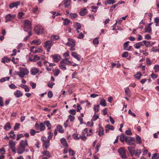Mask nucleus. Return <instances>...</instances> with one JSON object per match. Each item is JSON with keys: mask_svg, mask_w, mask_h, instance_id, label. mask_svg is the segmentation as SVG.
Instances as JSON below:
<instances>
[{"mask_svg": "<svg viewBox=\"0 0 159 159\" xmlns=\"http://www.w3.org/2000/svg\"><path fill=\"white\" fill-rule=\"evenodd\" d=\"M20 71L17 72V74L20 78H23L25 75H27L29 73L28 70L26 68L21 67Z\"/></svg>", "mask_w": 159, "mask_h": 159, "instance_id": "obj_1", "label": "nucleus"}, {"mask_svg": "<svg viewBox=\"0 0 159 159\" xmlns=\"http://www.w3.org/2000/svg\"><path fill=\"white\" fill-rule=\"evenodd\" d=\"M24 30L28 32H31L32 27L30 21L26 20L24 21Z\"/></svg>", "mask_w": 159, "mask_h": 159, "instance_id": "obj_2", "label": "nucleus"}, {"mask_svg": "<svg viewBox=\"0 0 159 159\" xmlns=\"http://www.w3.org/2000/svg\"><path fill=\"white\" fill-rule=\"evenodd\" d=\"M126 151L124 147H122L119 149L118 152L121 158L123 159H125L127 158L126 155Z\"/></svg>", "mask_w": 159, "mask_h": 159, "instance_id": "obj_3", "label": "nucleus"}, {"mask_svg": "<svg viewBox=\"0 0 159 159\" xmlns=\"http://www.w3.org/2000/svg\"><path fill=\"white\" fill-rule=\"evenodd\" d=\"M52 45V41L51 40H48L45 42L44 44V47L47 49V52H49Z\"/></svg>", "mask_w": 159, "mask_h": 159, "instance_id": "obj_4", "label": "nucleus"}, {"mask_svg": "<svg viewBox=\"0 0 159 159\" xmlns=\"http://www.w3.org/2000/svg\"><path fill=\"white\" fill-rule=\"evenodd\" d=\"M125 142L129 145H133L135 143V139L134 138L127 136Z\"/></svg>", "mask_w": 159, "mask_h": 159, "instance_id": "obj_5", "label": "nucleus"}, {"mask_svg": "<svg viewBox=\"0 0 159 159\" xmlns=\"http://www.w3.org/2000/svg\"><path fill=\"white\" fill-rule=\"evenodd\" d=\"M34 30L38 35L42 34L43 33V27L40 25H37L34 28Z\"/></svg>", "mask_w": 159, "mask_h": 159, "instance_id": "obj_6", "label": "nucleus"}, {"mask_svg": "<svg viewBox=\"0 0 159 159\" xmlns=\"http://www.w3.org/2000/svg\"><path fill=\"white\" fill-rule=\"evenodd\" d=\"M43 142V144L45 148L47 149L49 146L50 140L47 139V138L45 137H43L41 138Z\"/></svg>", "mask_w": 159, "mask_h": 159, "instance_id": "obj_7", "label": "nucleus"}, {"mask_svg": "<svg viewBox=\"0 0 159 159\" xmlns=\"http://www.w3.org/2000/svg\"><path fill=\"white\" fill-rule=\"evenodd\" d=\"M16 16L15 14H8L5 16V22L7 23L14 19Z\"/></svg>", "mask_w": 159, "mask_h": 159, "instance_id": "obj_8", "label": "nucleus"}, {"mask_svg": "<svg viewBox=\"0 0 159 159\" xmlns=\"http://www.w3.org/2000/svg\"><path fill=\"white\" fill-rule=\"evenodd\" d=\"M69 58H65L62 59L60 62L61 64H64L66 65H71L72 62L69 61Z\"/></svg>", "mask_w": 159, "mask_h": 159, "instance_id": "obj_9", "label": "nucleus"}, {"mask_svg": "<svg viewBox=\"0 0 159 159\" xmlns=\"http://www.w3.org/2000/svg\"><path fill=\"white\" fill-rule=\"evenodd\" d=\"M35 127L37 129H39L41 131H43L45 129V127L44 124L42 123H40L39 125L38 124H36Z\"/></svg>", "mask_w": 159, "mask_h": 159, "instance_id": "obj_10", "label": "nucleus"}, {"mask_svg": "<svg viewBox=\"0 0 159 159\" xmlns=\"http://www.w3.org/2000/svg\"><path fill=\"white\" fill-rule=\"evenodd\" d=\"M19 145L25 149L26 147L28 146L27 140H21Z\"/></svg>", "mask_w": 159, "mask_h": 159, "instance_id": "obj_11", "label": "nucleus"}, {"mask_svg": "<svg viewBox=\"0 0 159 159\" xmlns=\"http://www.w3.org/2000/svg\"><path fill=\"white\" fill-rule=\"evenodd\" d=\"M52 57L53 58V62H57L59 61L61 58L60 56L58 54H54L52 55Z\"/></svg>", "mask_w": 159, "mask_h": 159, "instance_id": "obj_12", "label": "nucleus"}, {"mask_svg": "<svg viewBox=\"0 0 159 159\" xmlns=\"http://www.w3.org/2000/svg\"><path fill=\"white\" fill-rule=\"evenodd\" d=\"M68 42L67 43L66 45L69 46H75L74 41L70 38H68Z\"/></svg>", "mask_w": 159, "mask_h": 159, "instance_id": "obj_13", "label": "nucleus"}, {"mask_svg": "<svg viewBox=\"0 0 159 159\" xmlns=\"http://www.w3.org/2000/svg\"><path fill=\"white\" fill-rule=\"evenodd\" d=\"M128 149L131 154V156L133 157L134 155L135 152L134 148L131 146H129L128 147Z\"/></svg>", "mask_w": 159, "mask_h": 159, "instance_id": "obj_14", "label": "nucleus"}, {"mask_svg": "<svg viewBox=\"0 0 159 159\" xmlns=\"http://www.w3.org/2000/svg\"><path fill=\"white\" fill-rule=\"evenodd\" d=\"M39 71V69L37 68H33L30 70V72L31 75H35Z\"/></svg>", "mask_w": 159, "mask_h": 159, "instance_id": "obj_15", "label": "nucleus"}, {"mask_svg": "<svg viewBox=\"0 0 159 159\" xmlns=\"http://www.w3.org/2000/svg\"><path fill=\"white\" fill-rule=\"evenodd\" d=\"M25 151V149L19 145L17 150V152L19 154L23 153Z\"/></svg>", "mask_w": 159, "mask_h": 159, "instance_id": "obj_16", "label": "nucleus"}, {"mask_svg": "<svg viewBox=\"0 0 159 159\" xmlns=\"http://www.w3.org/2000/svg\"><path fill=\"white\" fill-rule=\"evenodd\" d=\"M73 27L74 30L76 31L77 33H79V30L80 29V24L77 22L75 23Z\"/></svg>", "mask_w": 159, "mask_h": 159, "instance_id": "obj_17", "label": "nucleus"}, {"mask_svg": "<svg viewBox=\"0 0 159 159\" xmlns=\"http://www.w3.org/2000/svg\"><path fill=\"white\" fill-rule=\"evenodd\" d=\"M20 3L19 2L12 3L9 5V7L11 8L14 7L17 8V7L20 5Z\"/></svg>", "mask_w": 159, "mask_h": 159, "instance_id": "obj_18", "label": "nucleus"}, {"mask_svg": "<svg viewBox=\"0 0 159 159\" xmlns=\"http://www.w3.org/2000/svg\"><path fill=\"white\" fill-rule=\"evenodd\" d=\"M104 130L103 127L101 126H99L98 135L100 137H101L104 135Z\"/></svg>", "mask_w": 159, "mask_h": 159, "instance_id": "obj_19", "label": "nucleus"}, {"mask_svg": "<svg viewBox=\"0 0 159 159\" xmlns=\"http://www.w3.org/2000/svg\"><path fill=\"white\" fill-rule=\"evenodd\" d=\"M144 44L142 43V42H140L135 44L134 46L136 49H139L141 47L143 46Z\"/></svg>", "mask_w": 159, "mask_h": 159, "instance_id": "obj_20", "label": "nucleus"}, {"mask_svg": "<svg viewBox=\"0 0 159 159\" xmlns=\"http://www.w3.org/2000/svg\"><path fill=\"white\" fill-rule=\"evenodd\" d=\"M62 2L65 5L66 7H68L70 5V0H64Z\"/></svg>", "mask_w": 159, "mask_h": 159, "instance_id": "obj_21", "label": "nucleus"}, {"mask_svg": "<svg viewBox=\"0 0 159 159\" xmlns=\"http://www.w3.org/2000/svg\"><path fill=\"white\" fill-rule=\"evenodd\" d=\"M14 95L17 98H19L20 97L22 96L23 94L20 91L17 90L16 93H14Z\"/></svg>", "mask_w": 159, "mask_h": 159, "instance_id": "obj_22", "label": "nucleus"}, {"mask_svg": "<svg viewBox=\"0 0 159 159\" xmlns=\"http://www.w3.org/2000/svg\"><path fill=\"white\" fill-rule=\"evenodd\" d=\"M16 145L15 142H14L12 140H10L9 142V145L10 148L15 147Z\"/></svg>", "mask_w": 159, "mask_h": 159, "instance_id": "obj_23", "label": "nucleus"}, {"mask_svg": "<svg viewBox=\"0 0 159 159\" xmlns=\"http://www.w3.org/2000/svg\"><path fill=\"white\" fill-rule=\"evenodd\" d=\"M61 142L62 144L64 146L67 147L68 146V144L65 139H61Z\"/></svg>", "mask_w": 159, "mask_h": 159, "instance_id": "obj_24", "label": "nucleus"}, {"mask_svg": "<svg viewBox=\"0 0 159 159\" xmlns=\"http://www.w3.org/2000/svg\"><path fill=\"white\" fill-rule=\"evenodd\" d=\"M127 137V136H126L125 134H121L120 136V140L121 142L123 143L124 141H125Z\"/></svg>", "mask_w": 159, "mask_h": 159, "instance_id": "obj_25", "label": "nucleus"}, {"mask_svg": "<svg viewBox=\"0 0 159 159\" xmlns=\"http://www.w3.org/2000/svg\"><path fill=\"white\" fill-rule=\"evenodd\" d=\"M11 126L9 123H7L4 127V128L7 130H8L11 128Z\"/></svg>", "mask_w": 159, "mask_h": 159, "instance_id": "obj_26", "label": "nucleus"}, {"mask_svg": "<svg viewBox=\"0 0 159 159\" xmlns=\"http://www.w3.org/2000/svg\"><path fill=\"white\" fill-rule=\"evenodd\" d=\"M42 153L45 156L48 157H51L50 152L48 151H45Z\"/></svg>", "mask_w": 159, "mask_h": 159, "instance_id": "obj_27", "label": "nucleus"}, {"mask_svg": "<svg viewBox=\"0 0 159 159\" xmlns=\"http://www.w3.org/2000/svg\"><path fill=\"white\" fill-rule=\"evenodd\" d=\"M87 13L86 9L84 8L82 10L80 11V15L82 16H85Z\"/></svg>", "mask_w": 159, "mask_h": 159, "instance_id": "obj_28", "label": "nucleus"}, {"mask_svg": "<svg viewBox=\"0 0 159 159\" xmlns=\"http://www.w3.org/2000/svg\"><path fill=\"white\" fill-rule=\"evenodd\" d=\"M57 129L58 131L61 133H63L64 131L62 128V126L60 125H59L57 126Z\"/></svg>", "mask_w": 159, "mask_h": 159, "instance_id": "obj_29", "label": "nucleus"}, {"mask_svg": "<svg viewBox=\"0 0 159 159\" xmlns=\"http://www.w3.org/2000/svg\"><path fill=\"white\" fill-rule=\"evenodd\" d=\"M70 20L68 19H65L64 20L63 24L64 25L66 26L68 25L70 23Z\"/></svg>", "mask_w": 159, "mask_h": 159, "instance_id": "obj_30", "label": "nucleus"}, {"mask_svg": "<svg viewBox=\"0 0 159 159\" xmlns=\"http://www.w3.org/2000/svg\"><path fill=\"white\" fill-rule=\"evenodd\" d=\"M142 75L141 74V73L139 72H138L136 74L134 75L135 77L139 80L141 78Z\"/></svg>", "mask_w": 159, "mask_h": 159, "instance_id": "obj_31", "label": "nucleus"}, {"mask_svg": "<svg viewBox=\"0 0 159 159\" xmlns=\"http://www.w3.org/2000/svg\"><path fill=\"white\" fill-rule=\"evenodd\" d=\"M78 15L76 13H70V18L72 19H75L78 16Z\"/></svg>", "mask_w": 159, "mask_h": 159, "instance_id": "obj_32", "label": "nucleus"}, {"mask_svg": "<svg viewBox=\"0 0 159 159\" xmlns=\"http://www.w3.org/2000/svg\"><path fill=\"white\" fill-rule=\"evenodd\" d=\"M100 104L102 106L106 107L107 105L106 101L104 99H102L100 101Z\"/></svg>", "mask_w": 159, "mask_h": 159, "instance_id": "obj_33", "label": "nucleus"}, {"mask_svg": "<svg viewBox=\"0 0 159 159\" xmlns=\"http://www.w3.org/2000/svg\"><path fill=\"white\" fill-rule=\"evenodd\" d=\"M72 56L74 58L77 59L78 61H79V55L78 54L75 52H73L72 53Z\"/></svg>", "mask_w": 159, "mask_h": 159, "instance_id": "obj_34", "label": "nucleus"}, {"mask_svg": "<svg viewBox=\"0 0 159 159\" xmlns=\"http://www.w3.org/2000/svg\"><path fill=\"white\" fill-rule=\"evenodd\" d=\"M116 2L115 0H107L106 1L105 3L106 4H113Z\"/></svg>", "mask_w": 159, "mask_h": 159, "instance_id": "obj_35", "label": "nucleus"}, {"mask_svg": "<svg viewBox=\"0 0 159 159\" xmlns=\"http://www.w3.org/2000/svg\"><path fill=\"white\" fill-rule=\"evenodd\" d=\"M142 43H144L146 47L148 48L150 45V42L146 40H143L142 41Z\"/></svg>", "mask_w": 159, "mask_h": 159, "instance_id": "obj_36", "label": "nucleus"}, {"mask_svg": "<svg viewBox=\"0 0 159 159\" xmlns=\"http://www.w3.org/2000/svg\"><path fill=\"white\" fill-rule=\"evenodd\" d=\"M88 129L87 128H85L83 131V134L87 136H90L91 134H89L88 132Z\"/></svg>", "mask_w": 159, "mask_h": 159, "instance_id": "obj_37", "label": "nucleus"}, {"mask_svg": "<svg viewBox=\"0 0 159 159\" xmlns=\"http://www.w3.org/2000/svg\"><path fill=\"white\" fill-rule=\"evenodd\" d=\"M59 37L57 35H53L51 37V40H56L58 39Z\"/></svg>", "mask_w": 159, "mask_h": 159, "instance_id": "obj_38", "label": "nucleus"}, {"mask_svg": "<svg viewBox=\"0 0 159 159\" xmlns=\"http://www.w3.org/2000/svg\"><path fill=\"white\" fill-rule=\"evenodd\" d=\"M54 71V75L55 76H57L59 74L60 71L58 69H55L53 70Z\"/></svg>", "mask_w": 159, "mask_h": 159, "instance_id": "obj_39", "label": "nucleus"}, {"mask_svg": "<svg viewBox=\"0 0 159 159\" xmlns=\"http://www.w3.org/2000/svg\"><path fill=\"white\" fill-rule=\"evenodd\" d=\"M145 32L150 33L152 31V28L151 26H148L145 29Z\"/></svg>", "mask_w": 159, "mask_h": 159, "instance_id": "obj_40", "label": "nucleus"}, {"mask_svg": "<svg viewBox=\"0 0 159 159\" xmlns=\"http://www.w3.org/2000/svg\"><path fill=\"white\" fill-rule=\"evenodd\" d=\"M10 79V77H9L2 78L0 79V82H3L6 80H9Z\"/></svg>", "mask_w": 159, "mask_h": 159, "instance_id": "obj_41", "label": "nucleus"}, {"mask_svg": "<svg viewBox=\"0 0 159 159\" xmlns=\"http://www.w3.org/2000/svg\"><path fill=\"white\" fill-rule=\"evenodd\" d=\"M141 153V150L137 149L136 150V152H135V155L138 157L139 156L140 154Z\"/></svg>", "mask_w": 159, "mask_h": 159, "instance_id": "obj_42", "label": "nucleus"}, {"mask_svg": "<svg viewBox=\"0 0 159 159\" xmlns=\"http://www.w3.org/2000/svg\"><path fill=\"white\" fill-rule=\"evenodd\" d=\"M10 61V59L8 58L7 57H5L2 59V62L4 63L5 62H8Z\"/></svg>", "mask_w": 159, "mask_h": 159, "instance_id": "obj_43", "label": "nucleus"}, {"mask_svg": "<svg viewBox=\"0 0 159 159\" xmlns=\"http://www.w3.org/2000/svg\"><path fill=\"white\" fill-rule=\"evenodd\" d=\"M129 41L126 42L124 44V49L125 50H128L129 49H128L127 48H128V46H129Z\"/></svg>", "mask_w": 159, "mask_h": 159, "instance_id": "obj_44", "label": "nucleus"}, {"mask_svg": "<svg viewBox=\"0 0 159 159\" xmlns=\"http://www.w3.org/2000/svg\"><path fill=\"white\" fill-rule=\"evenodd\" d=\"M125 93L128 96H129L130 95V91L128 87H127L125 89Z\"/></svg>", "mask_w": 159, "mask_h": 159, "instance_id": "obj_45", "label": "nucleus"}, {"mask_svg": "<svg viewBox=\"0 0 159 159\" xmlns=\"http://www.w3.org/2000/svg\"><path fill=\"white\" fill-rule=\"evenodd\" d=\"M32 43L35 44L39 45L40 44L41 41L40 40H33Z\"/></svg>", "mask_w": 159, "mask_h": 159, "instance_id": "obj_46", "label": "nucleus"}, {"mask_svg": "<svg viewBox=\"0 0 159 159\" xmlns=\"http://www.w3.org/2000/svg\"><path fill=\"white\" fill-rule=\"evenodd\" d=\"M14 132L13 131H11L9 133V134H10V137L11 138L15 139L16 135L14 134Z\"/></svg>", "mask_w": 159, "mask_h": 159, "instance_id": "obj_47", "label": "nucleus"}, {"mask_svg": "<svg viewBox=\"0 0 159 159\" xmlns=\"http://www.w3.org/2000/svg\"><path fill=\"white\" fill-rule=\"evenodd\" d=\"M136 139L137 142H138V143L141 144L142 143L141 139L140 137L138 135H137L136 137Z\"/></svg>", "mask_w": 159, "mask_h": 159, "instance_id": "obj_48", "label": "nucleus"}, {"mask_svg": "<svg viewBox=\"0 0 159 159\" xmlns=\"http://www.w3.org/2000/svg\"><path fill=\"white\" fill-rule=\"evenodd\" d=\"M153 69L155 70V72H159V65H155L154 66Z\"/></svg>", "mask_w": 159, "mask_h": 159, "instance_id": "obj_49", "label": "nucleus"}, {"mask_svg": "<svg viewBox=\"0 0 159 159\" xmlns=\"http://www.w3.org/2000/svg\"><path fill=\"white\" fill-rule=\"evenodd\" d=\"M95 107L94 108V110L95 111V112H98L99 110V106L98 105H95Z\"/></svg>", "mask_w": 159, "mask_h": 159, "instance_id": "obj_50", "label": "nucleus"}, {"mask_svg": "<svg viewBox=\"0 0 159 159\" xmlns=\"http://www.w3.org/2000/svg\"><path fill=\"white\" fill-rule=\"evenodd\" d=\"M44 124H45L48 128V129H49L51 128V125L49 121H45Z\"/></svg>", "mask_w": 159, "mask_h": 159, "instance_id": "obj_51", "label": "nucleus"}, {"mask_svg": "<svg viewBox=\"0 0 159 159\" xmlns=\"http://www.w3.org/2000/svg\"><path fill=\"white\" fill-rule=\"evenodd\" d=\"M55 84L54 83H53L51 81H49L48 82V86L50 88H52L53 85Z\"/></svg>", "mask_w": 159, "mask_h": 159, "instance_id": "obj_52", "label": "nucleus"}, {"mask_svg": "<svg viewBox=\"0 0 159 159\" xmlns=\"http://www.w3.org/2000/svg\"><path fill=\"white\" fill-rule=\"evenodd\" d=\"M60 66L61 68L63 70H65L66 69V66L64 64L61 63V64L60 65Z\"/></svg>", "mask_w": 159, "mask_h": 159, "instance_id": "obj_53", "label": "nucleus"}, {"mask_svg": "<svg viewBox=\"0 0 159 159\" xmlns=\"http://www.w3.org/2000/svg\"><path fill=\"white\" fill-rule=\"evenodd\" d=\"M98 38H96L93 40V43L94 44H98L99 43V41L98 40Z\"/></svg>", "mask_w": 159, "mask_h": 159, "instance_id": "obj_54", "label": "nucleus"}, {"mask_svg": "<svg viewBox=\"0 0 159 159\" xmlns=\"http://www.w3.org/2000/svg\"><path fill=\"white\" fill-rule=\"evenodd\" d=\"M125 134L129 135H132V133H131V131L130 129H129L128 130H127L125 132Z\"/></svg>", "mask_w": 159, "mask_h": 159, "instance_id": "obj_55", "label": "nucleus"}, {"mask_svg": "<svg viewBox=\"0 0 159 159\" xmlns=\"http://www.w3.org/2000/svg\"><path fill=\"white\" fill-rule=\"evenodd\" d=\"M30 84L32 88L34 89L35 88L36 86V84L32 82H31L30 83Z\"/></svg>", "mask_w": 159, "mask_h": 159, "instance_id": "obj_56", "label": "nucleus"}, {"mask_svg": "<svg viewBox=\"0 0 159 159\" xmlns=\"http://www.w3.org/2000/svg\"><path fill=\"white\" fill-rule=\"evenodd\" d=\"M20 124L19 123H16V124L15 126L14 127V130H16L19 129Z\"/></svg>", "mask_w": 159, "mask_h": 159, "instance_id": "obj_57", "label": "nucleus"}, {"mask_svg": "<svg viewBox=\"0 0 159 159\" xmlns=\"http://www.w3.org/2000/svg\"><path fill=\"white\" fill-rule=\"evenodd\" d=\"M9 87L11 89H15L17 88V87L14 84H11L9 85Z\"/></svg>", "mask_w": 159, "mask_h": 159, "instance_id": "obj_58", "label": "nucleus"}, {"mask_svg": "<svg viewBox=\"0 0 159 159\" xmlns=\"http://www.w3.org/2000/svg\"><path fill=\"white\" fill-rule=\"evenodd\" d=\"M146 63L148 65H150L151 64V61L150 59L147 58L146 59Z\"/></svg>", "mask_w": 159, "mask_h": 159, "instance_id": "obj_59", "label": "nucleus"}, {"mask_svg": "<svg viewBox=\"0 0 159 159\" xmlns=\"http://www.w3.org/2000/svg\"><path fill=\"white\" fill-rule=\"evenodd\" d=\"M72 136L75 139L78 140L79 139V137H78V134H73Z\"/></svg>", "mask_w": 159, "mask_h": 159, "instance_id": "obj_60", "label": "nucleus"}, {"mask_svg": "<svg viewBox=\"0 0 159 159\" xmlns=\"http://www.w3.org/2000/svg\"><path fill=\"white\" fill-rule=\"evenodd\" d=\"M158 76V75L155 74H154V73H152L151 75V77L153 79H155L157 78Z\"/></svg>", "mask_w": 159, "mask_h": 159, "instance_id": "obj_61", "label": "nucleus"}, {"mask_svg": "<svg viewBox=\"0 0 159 159\" xmlns=\"http://www.w3.org/2000/svg\"><path fill=\"white\" fill-rule=\"evenodd\" d=\"M69 113L72 115H75L76 113V111L75 109L71 110L70 111Z\"/></svg>", "mask_w": 159, "mask_h": 159, "instance_id": "obj_62", "label": "nucleus"}, {"mask_svg": "<svg viewBox=\"0 0 159 159\" xmlns=\"http://www.w3.org/2000/svg\"><path fill=\"white\" fill-rule=\"evenodd\" d=\"M69 154L70 156H73L75 153L73 150L70 149L69 150Z\"/></svg>", "mask_w": 159, "mask_h": 159, "instance_id": "obj_63", "label": "nucleus"}, {"mask_svg": "<svg viewBox=\"0 0 159 159\" xmlns=\"http://www.w3.org/2000/svg\"><path fill=\"white\" fill-rule=\"evenodd\" d=\"M53 94L52 91H49L48 93V97L49 98H51L52 97Z\"/></svg>", "mask_w": 159, "mask_h": 159, "instance_id": "obj_64", "label": "nucleus"}]
</instances>
